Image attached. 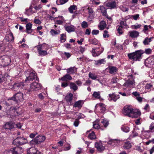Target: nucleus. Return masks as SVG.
<instances>
[{
	"label": "nucleus",
	"mask_w": 154,
	"mask_h": 154,
	"mask_svg": "<svg viewBox=\"0 0 154 154\" xmlns=\"http://www.w3.org/2000/svg\"><path fill=\"white\" fill-rule=\"evenodd\" d=\"M123 113L125 115L128 116L129 117L137 118L138 116L141 115V112L139 111L134 112L133 109L128 107H125L124 108Z\"/></svg>",
	"instance_id": "obj_1"
},
{
	"label": "nucleus",
	"mask_w": 154,
	"mask_h": 154,
	"mask_svg": "<svg viewBox=\"0 0 154 154\" xmlns=\"http://www.w3.org/2000/svg\"><path fill=\"white\" fill-rule=\"evenodd\" d=\"M144 53L143 51L141 50L135 51V52L128 54V56L129 59L134 61H140L142 58V54Z\"/></svg>",
	"instance_id": "obj_2"
},
{
	"label": "nucleus",
	"mask_w": 154,
	"mask_h": 154,
	"mask_svg": "<svg viewBox=\"0 0 154 154\" xmlns=\"http://www.w3.org/2000/svg\"><path fill=\"white\" fill-rule=\"evenodd\" d=\"M45 139V137L43 135H38L33 138L29 142V144L31 146L38 145L44 141Z\"/></svg>",
	"instance_id": "obj_3"
},
{
	"label": "nucleus",
	"mask_w": 154,
	"mask_h": 154,
	"mask_svg": "<svg viewBox=\"0 0 154 154\" xmlns=\"http://www.w3.org/2000/svg\"><path fill=\"white\" fill-rule=\"evenodd\" d=\"M27 139L21 136H19L15 139L13 141V144L17 146H21L28 143Z\"/></svg>",
	"instance_id": "obj_4"
},
{
	"label": "nucleus",
	"mask_w": 154,
	"mask_h": 154,
	"mask_svg": "<svg viewBox=\"0 0 154 154\" xmlns=\"http://www.w3.org/2000/svg\"><path fill=\"white\" fill-rule=\"evenodd\" d=\"M10 57L6 55H4L0 57V66L5 67L8 66L11 62Z\"/></svg>",
	"instance_id": "obj_5"
},
{
	"label": "nucleus",
	"mask_w": 154,
	"mask_h": 154,
	"mask_svg": "<svg viewBox=\"0 0 154 154\" xmlns=\"http://www.w3.org/2000/svg\"><path fill=\"white\" fill-rule=\"evenodd\" d=\"M21 147L16 146L12 148L10 150H7L5 151L4 154H19L22 150Z\"/></svg>",
	"instance_id": "obj_6"
},
{
	"label": "nucleus",
	"mask_w": 154,
	"mask_h": 154,
	"mask_svg": "<svg viewBox=\"0 0 154 154\" xmlns=\"http://www.w3.org/2000/svg\"><path fill=\"white\" fill-rule=\"evenodd\" d=\"M15 102V103L21 102L23 100V94L21 92H18L15 94L10 99Z\"/></svg>",
	"instance_id": "obj_7"
},
{
	"label": "nucleus",
	"mask_w": 154,
	"mask_h": 154,
	"mask_svg": "<svg viewBox=\"0 0 154 154\" xmlns=\"http://www.w3.org/2000/svg\"><path fill=\"white\" fill-rule=\"evenodd\" d=\"M42 87V85L37 82H33L30 85V88L29 90V92L30 91H36L40 90Z\"/></svg>",
	"instance_id": "obj_8"
},
{
	"label": "nucleus",
	"mask_w": 154,
	"mask_h": 154,
	"mask_svg": "<svg viewBox=\"0 0 154 154\" xmlns=\"http://www.w3.org/2000/svg\"><path fill=\"white\" fill-rule=\"evenodd\" d=\"M28 74L29 75L26 77V79L25 80L26 82L27 81H32L33 80L35 79V80L37 81L38 82V78L37 77L35 72H29Z\"/></svg>",
	"instance_id": "obj_9"
},
{
	"label": "nucleus",
	"mask_w": 154,
	"mask_h": 154,
	"mask_svg": "<svg viewBox=\"0 0 154 154\" xmlns=\"http://www.w3.org/2000/svg\"><path fill=\"white\" fill-rule=\"evenodd\" d=\"M145 65L146 66L151 67L154 65V55L147 58L145 61Z\"/></svg>",
	"instance_id": "obj_10"
},
{
	"label": "nucleus",
	"mask_w": 154,
	"mask_h": 154,
	"mask_svg": "<svg viewBox=\"0 0 154 154\" xmlns=\"http://www.w3.org/2000/svg\"><path fill=\"white\" fill-rule=\"evenodd\" d=\"M15 123L13 122H7L4 125V128L5 129L11 130L15 128Z\"/></svg>",
	"instance_id": "obj_11"
},
{
	"label": "nucleus",
	"mask_w": 154,
	"mask_h": 154,
	"mask_svg": "<svg viewBox=\"0 0 154 154\" xmlns=\"http://www.w3.org/2000/svg\"><path fill=\"white\" fill-rule=\"evenodd\" d=\"M106 6L111 9H113L116 8V3L115 1L112 2H108L106 3Z\"/></svg>",
	"instance_id": "obj_12"
},
{
	"label": "nucleus",
	"mask_w": 154,
	"mask_h": 154,
	"mask_svg": "<svg viewBox=\"0 0 154 154\" xmlns=\"http://www.w3.org/2000/svg\"><path fill=\"white\" fill-rule=\"evenodd\" d=\"M95 147L97 149V150L100 152L103 150L104 148V146L102 145L101 143L96 142L95 144Z\"/></svg>",
	"instance_id": "obj_13"
},
{
	"label": "nucleus",
	"mask_w": 154,
	"mask_h": 154,
	"mask_svg": "<svg viewBox=\"0 0 154 154\" xmlns=\"http://www.w3.org/2000/svg\"><path fill=\"white\" fill-rule=\"evenodd\" d=\"M24 85V84L22 82L15 83L13 85V88L14 89H21Z\"/></svg>",
	"instance_id": "obj_14"
},
{
	"label": "nucleus",
	"mask_w": 154,
	"mask_h": 154,
	"mask_svg": "<svg viewBox=\"0 0 154 154\" xmlns=\"http://www.w3.org/2000/svg\"><path fill=\"white\" fill-rule=\"evenodd\" d=\"M27 154H41V152L33 147L30 149L29 151L27 152Z\"/></svg>",
	"instance_id": "obj_15"
},
{
	"label": "nucleus",
	"mask_w": 154,
	"mask_h": 154,
	"mask_svg": "<svg viewBox=\"0 0 154 154\" xmlns=\"http://www.w3.org/2000/svg\"><path fill=\"white\" fill-rule=\"evenodd\" d=\"M109 96L110 99L109 98V100H113L115 102L119 98V95H116L114 94H109Z\"/></svg>",
	"instance_id": "obj_16"
},
{
	"label": "nucleus",
	"mask_w": 154,
	"mask_h": 154,
	"mask_svg": "<svg viewBox=\"0 0 154 154\" xmlns=\"http://www.w3.org/2000/svg\"><path fill=\"white\" fill-rule=\"evenodd\" d=\"M83 104V101L82 100H79L75 103L73 105V107H78L80 109L82 107Z\"/></svg>",
	"instance_id": "obj_17"
},
{
	"label": "nucleus",
	"mask_w": 154,
	"mask_h": 154,
	"mask_svg": "<svg viewBox=\"0 0 154 154\" xmlns=\"http://www.w3.org/2000/svg\"><path fill=\"white\" fill-rule=\"evenodd\" d=\"M32 26V24L30 23H27L26 25V32L28 33H30L32 32V30L31 29Z\"/></svg>",
	"instance_id": "obj_18"
},
{
	"label": "nucleus",
	"mask_w": 154,
	"mask_h": 154,
	"mask_svg": "<svg viewBox=\"0 0 154 154\" xmlns=\"http://www.w3.org/2000/svg\"><path fill=\"white\" fill-rule=\"evenodd\" d=\"M72 79V77L69 74H66L64 76L62 77L61 79H61L63 81H67L71 80Z\"/></svg>",
	"instance_id": "obj_19"
},
{
	"label": "nucleus",
	"mask_w": 154,
	"mask_h": 154,
	"mask_svg": "<svg viewBox=\"0 0 154 154\" xmlns=\"http://www.w3.org/2000/svg\"><path fill=\"white\" fill-rule=\"evenodd\" d=\"M11 114L10 116V117L12 118L13 117H15L17 115H18L20 114V113H19L17 111V109L14 108L11 111Z\"/></svg>",
	"instance_id": "obj_20"
},
{
	"label": "nucleus",
	"mask_w": 154,
	"mask_h": 154,
	"mask_svg": "<svg viewBox=\"0 0 154 154\" xmlns=\"http://www.w3.org/2000/svg\"><path fill=\"white\" fill-rule=\"evenodd\" d=\"M88 42L90 44L96 45H97L98 43V41L95 38H89L88 40Z\"/></svg>",
	"instance_id": "obj_21"
},
{
	"label": "nucleus",
	"mask_w": 154,
	"mask_h": 154,
	"mask_svg": "<svg viewBox=\"0 0 154 154\" xmlns=\"http://www.w3.org/2000/svg\"><path fill=\"white\" fill-rule=\"evenodd\" d=\"M73 94H69V95L66 96L65 97L66 100L67 102L71 103L72 99Z\"/></svg>",
	"instance_id": "obj_22"
},
{
	"label": "nucleus",
	"mask_w": 154,
	"mask_h": 154,
	"mask_svg": "<svg viewBox=\"0 0 154 154\" xmlns=\"http://www.w3.org/2000/svg\"><path fill=\"white\" fill-rule=\"evenodd\" d=\"M130 36L132 38L137 37L139 35V32L136 31H132L129 32Z\"/></svg>",
	"instance_id": "obj_23"
},
{
	"label": "nucleus",
	"mask_w": 154,
	"mask_h": 154,
	"mask_svg": "<svg viewBox=\"0 0 154 154\" xmlns=\"http://www.w3.org/2000/svg\"><path fill=\"white\" fill-rule=\"evenodd\" d=\"M109 72L111 74H114L117 71V69L115 66H111L109 68Z\"/></svg>",
	"instance_id": "obj_24"
},
{
	"label": "nucleus",
	"mask_w": 154,
	"mask_h": 154,
	"mask_svg": "<svg viewBox=\"0 0 154 154\" xmlns=\"http://www.w3.org/2000/svg\"><path fill=\"white\" fill-rule=\"evenodd\" d=\"M65 29L68 32H74L75 30L74 26H66Z\"/></svg>",
	"instance_id": "obj_25"
},
{
	"label": "nucleus",
	"mask_w": 154,
	"mask_h": 154,
	"mask_svg": "<svg viewBox=\"0 0 154 154\" xmlns=\"http://www.w3.org/2000/svg\"><path fill=\"white\" fill-rule=\"evenodd\" d=\"M6 39L8 40V42H11L14 41V38L13 34L12 32L10 33L8 35V36L6 38Z\"/></svg>",
	"instance_id": "obj_26"
},
{
	"label": "nucleus",
	"mask_w": 154,
	"mask_h": 154,
	"mask_svg": "<svg viewBox=\"0 0 154 154\" xmlns=\"http://www.w3.org/2000/svg\"><path fill=\"white\" fill-rule=\"evenodd\" d=\"M93 50H94V51H93L92 55L93 56L95 57L100 55L103 52V49L101 51H95V49L94 48H92V51Z\"/></svg>",
	"instance_id": "obj_27"
},
{
	"label": "nucleus",
	"mask_w": 154,
	"mask_h": 154,
	"mask_svg": "<svg viewBox=\"0 0 154 154\" xmlns=\"http://www.w3.org/2000/svg\"><path fill=\"white\" fill-rule=\"evenodd\" d=\"M134 81L128 80L124 84L123 86L128 87L130 85H132L134 83Z\"/></svg>",
	"instance_id": "obj_28"
},
{
	"label": "nucleus",
	"mask_w": 154,
	"mask_h": 154,
	"mask_svg": "<svg viewBox=\"0 0 154 154\" xmlns=\"http://www.w3.org/2000/svg\"><path fill=\"white\" fill-rule=\"evenodd\" d=\"M69 86L70 88L72 89L74 91H76L78 89L77 86L74 83H70Z\"/></svg>",
	"instance_id": "obj_29"
},
{
	"label": "nucleus",
	"mask_w": 154,
	"mask_h": 154,
	"mask_svg": "<svg viewBox=\"0 0 154 154\" xmlns=\"http://www.w3.org/2000/svg\"><path fill=\"white\" fill-rule=\"evenodd\" d=\"M121 129L123 131L125 132H128L129 131V128L127 126H122Z\"/></svg>",
	"instance_id": "obj_30"
},
{
	"label": "nucleus",
	"mask_w": 154,
	"mask_h": 154,
	"mask_svg": "<svg viewBox=\"0 0 154 154\" xmlns=\"http://www.w3.org/2000/svg\"><path fill=\"white\" fill-rule=\"evenodd\" d=\"M76 6L75 5H72L70 6L68 10L70 13H73V11L76 10Z\"/></svg>",
	"instance_id": "obj_31"
},
{
	"label": "nucleus",
	"mask_w": 154,
	"mask_h": 154,
	"mask_svg": "<svg viewBox=\"0 0 154 154\" xmlns=\"http://www.w3.org/2000/svg\"><path fill=\"white\" fill-rule=\"evenodd\" d=\"M88 137L91 140L95 139L96 137L94 132V131H92L91 133H90L88 135Z\"/></svg>",
	"instance_id": "obj_32"
},
{
	"label": "nucleus",
	"mask_w": 154,
	"mask_h": 154,
	"mask_svg": "<svg viewBox=\"0 0 154 154\" xmlns=\"http://www.w3.org/2000/svg\"><path fill=\"white\" fill-rule=\"evenodd\" d=\"M131 147V144L129 142L125 143L124 146V147L125 149H129Z\"/></svg>",
	"instance_id": "obj_33"
},
{
	"label": "nucleus",
	"mask_w": 154,
	"mask_h": 154,
	"mask_svg": "<svg viewBox=\"0 0 154 154\" xmlns=\"http://www.w3.org/2000/svg\"><path fill=\"white\" fill-rule=\"evenodd\" d=\"M38 54L40 56H44L47 55L48 53L47 51L42 50L38 52Z\"/></svg>",
	"instance_id": "obj_34"
},
{
	"label": "nucleus",
	"mask_w": 154,
	"mask_h": 154,
	"mask_svg": "<svg viewBox=\"0 0 154 154\" xmlns=\"http://www.w3.org/2000/svg\"><path fill=\"white\" fill-rule=\"evenodd\" d=\"M93 96L96 98L99 99L100 97V92L95 91L94 92Z\"/></svg>",
	"instance_id": "obj_35"
},
{
	"label": "nucleus",
	"mask_w": 154,
	"mask_h": 154,
	"mask_svg": "<svg viewBox=\"0 0 154 154\" xmlns=\"http://www.w3.org/2000/svg\"><path fill=\"white\" fill-rule=\"evenodd\" d=\"M105 62V59H102L101 60H98L96 61L95 65H97L99 64H101L104 63V62Z\"/></svg>",
	"instance_id": "obj_36"
},
{
	"label": "nucleus",
	"mask_w": 154,
	"mask_h": 154,
	"mask_svg": "<svg viewBox=\"0 0 154 154\" xmlns=\"http://www.w3.org/2000/svg\"><path fill=\"white\" fill-rule=\"evenodd\" d=\"M68 0H57L56 1V3L58 5H62L67 2Z\"/></svg>",
	"instance_id": "obj_37"
},
{
	"label": "nucleus",
	"mask_w": 154,
	"mask_h": 154,
	"mask_svg": "<svg viewBox=\"0 0 154 154\" xmlns=\"http://www.w3.org/2000/svg\"><path fill=\"white\" fill-rule=\"evenodd\" d=\"M74 67H70L69 68L67 69V71L68 73H72L74 72Z\"/></svg>",
	"instance_id": "obj_38"
},
{
	"label": "nucleus",
	"mask_w": 154,
	"mask_h": 154,
	"mask_svg": "<svg viewBox=\"0 0 154 154\" xmlns=\"http://www.w3.org/2000/svg\"><path fill=\"white\" fill-rule=\"evenodd\" d=\"M66 35L64 34H62L61 35V37H60V41L63 42H64L66 40Z\"/></svg>",
	"instance_id": "obj_39"
},
{
	"label": "nucleus",
	"mask_w": 154,
	"mask_h": 154,
	"mask_svg": "<svg viewBox=\"0 0 154 154\" xmlns=\"http://www.w3.org/2000/svg\"><path fill=\"white\" fill-rule=\"evenodd\" d=\"M101 10L103 15L106 16L107 14L106 11V9L103 7H102L101 8Z\"/></svg>",
	"instance_id": "obj_40"
},
{
	"label": "nucleus",
	"mask_w": 154,
	"mask_h": 154,
	"mask_svg": "<svg viewBox=\"0 0 154 154\" xmlns=\"http://www.w3.org/2000/svg\"><path fill=\"white\" fill-rule=\"evenodd\" d=\"M100 110L101 111V112L104 113L106 109L105 107L104 106V104L103 103H101L100 105Z\"/></svg>",
	"instance_id": "obj_41"
},
{
	"label": "nucleus",
	"mask_w": 154,
	"mask_h": 154,
	"mask_svg": "<svg viewBox=\"0 0 154 154\" xmlns=\"http://www.w3.org/2000/svg\"><path fill=\"white\" fill-rule=\"evenodd\" d=\"M89 77L93 80H95L97 78V76L95 75L90 73L89 74Z\"/></svg>",
	"instance_id": "obj_42"
},
{
	"label": "nucleus",
	"mask_w": 154,
	"mask_h": 154,
	"mask_svg": "<svg viewBox=\"0 0 154 154\" xmlns=\"http://www.w3.org/2000/svg\"><path fill=\"white\" fill-rule=\"evenodd\" d=\"M45 44H42L38 45L36 46L37 48L38 52L40 51L43 49V45Z\"/></svg>",
	"instance_id": "obj_43"
},
{
	"label": "nucleus",
	"mask_w": 154,
	"mask_h": 154,
	"mask_svg": "<svg viewBox=\"0 0 154 154\" xmlns=\"http://www.w3.org/2000/svg\"><path fill=\"white\" fill-rule=\"evenodd\" d=\"M81 26L82 27L84 28L88 27V26L87 23L85 21L82 22Z\"/></svg>",
	"instance_id": "obj_44"
},
{
	"label": "nucleus",
	"mask_w": 154,
	"mask_h": 154,
	"mask_svg": "<svg viewBox=\"0 0 154 154\" xmlns=\"http://www.w3.org/2000/svg\"><path fill=\"white\" fill-rule=\"evenodd\" d=\"M101 122L103 124V125L104 127L106 128L108 125V123L107 122L106 120H103Z\"/></svg>",
	"instance_id": "obj_45"
},
{
	"label": "nucleus",
	"mask_w": 154,
	"mask_h": 154,
	"mask_svg": "<svg viewBox=\"0 0 154 154\" xmlns=\"http://www.w3.org/2000/svg\"><path fill=\"white\" fill-rule=\"evenodd\" d=\"M93 127L95 129H98L100 128V126L98 125V124H96L93 122Z\"/></svg>",
	"instance_id": "obj_46"
},
{
	"label": "nucleus",
	"mask_w": 154,
	"mask_h": 154,
	"mask_svg": "<svg viewBox=\"0 0 154 154\" xmlns=\"http://www.w3.org/2000/svg\"><path fill=\"white\" fill-rule=\"evenodd\" d=\"M122 27H123L122 26H120L119 27V28L117 29V31H118V32L120 35L122 34Z\"/></svg>",
	"instance_id": "obj_47"
},
{
	"label": "nucleus",
	"mask_w": 154,
	"mask_h": 154,
	"mask_svg": "<svg viewBox=\"0 0 154 154\" xmlns=\"http://www.w3.org/2000/svg\"><path fill=\"white\" fill-rule=\"evenodd\" d=\"M118 80V79L116 77L113 78L112 79L111 82L112 84L116 83Z\"/></svg>",
	"instance_id": "obj_48"
},
{
	"label": "nucleus",
	"mask_w": 154,
	"mask_h": 154,
	"mask_svg": "<svg viewBox=\"0 0 154 154\" xmlns=\"http://www.w3.org/2000/svg\"><path fill=\"white\" fill-rule=\"evenodd\" d=\"M59 32L60 31H58V32L57 31H55L54 29H51L50 31L52 34H54L55 35L58 34L59 33Z\"/></svg>",
	"instance_id": "obj_49"
},
{
	"label": "nucleus",
	"mask_w": 154,
	"mask_h": 154,
	"mask_svg": "<svg viewBox=\"0 0 154 154\" xmlns=\"http://www.w3.org/2000/svg\"><path fill=\"white\" fill-rule=\"evenodd\" d=\"M152 51L150 48L146 49L145 50V53L146 54H150L152 52Z\"/></svg>",
	"instance_id": "obj_50"
},
{
	"label": "nucleus",
	"mask_w": 154,
	"mask_h": 154,
	"mask_svg": "<svg viewBox=\"0 0 154 154\" xmlns=\"http://www.w3.org/2000/svg\"><path fill=\"white\" fill-rule=\"evenodd\" d=\"M121 10L123 12L128 11V8L122 6L121 7Z\"/></svg>",
	"instance_id": "obj_51"
},
{
	"label": "nucleus",
	"mask_w": 154,
	"mask_h": 154,
	"mask_svg": "<svg viewBox=\"0 0 154 154\" xmlns=\"http://www.w3.org/2000/svg\"><path fill=\"white\" fill-rule=\"evenodd\" d=\"M148 38L146 37L145 38V40L143 41V43L145 45H147L149 44V42L148 41Z\"/></svg>",
	"instance_id": "obj_52"
},
{
	"label": "nucleus",
	"mask_w": 154,
	"mask_h": 154,
	"mask_svg": "<svg viewBox=\"0 0 154 154\" xmlns=\"http://www.w3.org/2000/svg\"><path fill=\"white\" fill-rule=\"evenodd\" d=\"M79 123V120L78 119H76L75 120L74 122V125L75 127H77L78 126Z\"/></svg>",
	"instance_id": "obj_53"
},
{
	"label": "nucleus",
	"mask_w": 154,
	"mask_h": 154,
	"mask_svg": "<svg viewBox=\"0 0 154 154\" xmlns=\"http://www.w3.org/2000/svg\"><path fill=\"white\" fill-rule=\"evenodd\" d=\"M104 33L103 34V37L104 38H105L107 36V37H109V34H107L108 31L107 30H105L104 31Z\"/></svg>",
	"instance_id": "obj_54"
},
{
	"label": "nucleus",
	"mask_w": 154,
	"mask_h": 154,
	"mask_svg": "<svg viewBox=\"0 0 154 154\" xmlns=\"http://www.w3.org/2000/svg\"><path fill=\"white\" fill-rule=\"evenodd\" d=\"M99 33V31L97 30H93L92 32V34L93 35H97Z\"/></svg>",
	"instance_id": "obj_55"
},
{
	"label": "nucleus",
	"mask_w": 154,
	"mask_h": 154,
	"mask_svg": "<svg viewBox=\"0 0 154 154\" xmlns=\"http://www.w3.org/2000/svg\"><path fill=\"white\" fill-rule=\"evenodd\" d=\"M19 18L20 19L21 21L23 22H26V23H27V18H24L22 17H19Z\"/></svg>",
	"instance_id": "obj_56"
},
{
	"label": "nucleus",
	"mask_w": 154,
	"mask_h": 154,
	"mask_svg": "<svg viewBox=\"0 0 154 154\" xmlns=\"http://www.w3.org/2000/svg\"><path fill=\"white\" fill-rule=\"evenodd\" d=\"M117 141V139L115 140H109L108 142V143L109 144H112V143H115L116 141Z\"/></svg>",
	"instance_id": "obj_57"
},
{
	"label": "nucleus",
	"mask_w": 154,
	"mask_h": 154,
	"mask_svg": "<svg viewBox=\"0 0 154 154\" xmlns=\"http://www.w3.org/2000/svg\"><path fill=\"white\" fill-rule=\"evenodd\" d=\"M4 81V78L2 75L0 74V83L3 82Z\"/></svg>",
	"instance_id": "obj_58"
},
{
	"label": "nucleus",
	"mask_w": 154,
	"mask_h": 154,
	"mask_svg": "<svg viewBox=\"0 0 154 154\" xmlns=\"http://www.w3.org/2000/svg\"><path fill=\"white\" fill-rule=\"evenodd\" d=\"M63 23V22L60 20H56L55 22V23L57 24H61Z\"/></svg>",
	"instance_id": "obj_59"
},
{
	"label": "nucleus",
	"mask_w": 154,
	"mask_h": 154,
	"mask_svg": "<svg viewBox=\"0 0 154 154\" xmlns=\"http://www.w3.org/2000/svg\"><path fill=\"white\" fill-rule=\"evenodd\" d=\"M90 33H91V29H88L86 30L85 32V34L89 35L90 34Z\"/></svg>",
	"instance_id": "obj_60"
},
{
	"label": "nucleus",
	"mask_w": 154,
	"mask_h": 154,
	"mask_svg": "<svg viewBox=\"0 0 154 154\" xmlns=\"http://www.w3.org/2000/svg\"><path fill=\"white\" fill-rule=\"evenodd\" d=\"M34 22L36 24H40L41 23L40 21L38 19H35Z\"/></svg>",
	"instance_id": "obj_61"
},
{
	"label": "nucleus",
	"mask_w": 154,
	"mask_h": 154,
	"mask_svg": "<svg viewBox=\"0 0 154 154\" xmlns=\"http://www.w3.org/2000/svg\"><path fill=\"white\" fill-rule=\"evenodd\" d=\"M64 54L65 55V56L67 58H69L71 56V54L66 52H65L64 53Z\"/></svg>",
	"instance_id": "obj_62"
},
{
	"label": "nucleus",
	"mask_w": 154,
	"mask_h": 154,
	"mask_svg": "<svg viewBox=\"0 0 154 154\" xmlns=\"http://www.w3.org/2000/svg\"><path fill=\"white\" fill-rule=\"evenodd\" d=\"M152 87V85H150V84H147L145 86V88L146 89H150Z\"/></svg>",
	"instance_id": "obj_63"
},
{
	"label": "nucleus",
	"mask_w": 154,
	"mask_h": 154,
	"mask_svg": "<svg viewBox=\"0 0 154 154\" xmlns=\"http://www.w3.org/2000/svg\"><path fill=\"white\" fill-rule=\"evenodd\" d=\"M139 15L138 14H137L133 16L132 17L134 20H136L139 18Z\"/></svg>",
	"instance_id": "obj_64"
}]
</instances>
